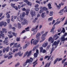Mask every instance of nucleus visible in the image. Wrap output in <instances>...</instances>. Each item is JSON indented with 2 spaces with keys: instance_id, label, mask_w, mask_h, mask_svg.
I'll return each instance as SVG.
<instances>
[{
  "instance_id": "1",
  "label": "nucleus",
  "mask_w": 67,
  "mask_h": 67,
  "mask_svg": "<svg viewBox=\"0 0 67 67\" xmlns=\"http://www.w3.org/2000/svg\"><path fill=\"white\" fill-rule=\"evenodd\" d=\"M25 16V15L22 14H22H20V17L18 16L17 17V19L18 21L19 22H22L23 20L24 19V17Z\"/></svg>"
},
{
  "instance_id": "2",
  "label": "nucleus",
  "mask_w": 67,
  "mask_h": 67,
  "mask_svg": "<svg viewBox=\"0 0 67 67\" xmlns=\"http://www.w3.org/2000/svg\"><path fill=\"white\" fill-rule=\"evenodd\" d=\"M38 27V25H37L35 28H33L31 29V31H34L33 35L37 33V28Z\"/></svg>"
},
{
  "instance_id": "3",
  "label": "nucleus",
  "mask_w": 67,
  "mask_h": 67,
  "mask_svg": "<svg viewBox=\"0 0 67 67\" xmlns=\"http://www.w3.org/2000/svg\"><path fill=\"white\" fill-rule=\"evenodd\" d=\"M40 35H41V34L39 32L37 33L36 36V37L37 40V42H39L40 40Z\"/></svg>"
},
{
  "instance_id": "4",
  "label": "nucleus",
  "mask_w": 67,
  "mask_h": 67,
  "mask_svg": "<svg viewBox=\"0 0 67 67\" xmlns=\"http://www.w3.org/2000/svg\"><path fill=\"white\" fill-rule=\"evenodd\" d=\"M21 10L22 11H25L26 12V13L27 15H28V14L29 13V11H30V9H28L27 10L25 9V8H24L21 9Z\"/></svg>"
},
{
  "instance_id": "5",
  "label": "nucleus",
  "mask_w": 67,
  "mask_h": 67,
  "mask_svg": "<svg viewBox=\"0 0 67 67\" xmlns=\"http://www.w3.org/2000/svg\"><path fill=\"white\" fill-rule=\"evenodd\" d=\"M62 60H63V58H60L59 59V58H57L54 61V64H55L57 62V61H58V62H59V61Z\"/></svg>"
},
{
  "instance_id": "6",
  "label": "nucleus",
  "mask_w": 67,
  "mask_h": 67,
  "mask_svg": "<svg viewBox=\"0 0 67 67\" xmlns=\"http://www.w3.org/2000/svg\"><path fill=\"white\" fill-rule=\"evenodd\" d=\"M47 32H46L45 33L43 34L42 35V36L41 37V38L42 39H43L44 40H45L46 39V35H47Z\"/></svg>"
},
{
  "instance_id": "7",
  "label": "nucleus",
  "mask_w": 67,
  "mask_h": 67,
  "mask_svg": "<svg viewBox=\"0 0 67 67\" xmlns=\"http://www.w3.org/2000/svg\"><path fill=\"white\" fill-rule=\"evenodd\" d=\"M59 40H58L57 42H56V41H55L54 43L52 45V46H53V45H55L56 46H58V44H59Z\"/></svg>"
},
{
  "instance_id": "8",
  "label": "nucleus",
  "mask_w": 67,
  "mask_h": 67,
  "mask_svg": "<svg viewBox=\"0 0 67 67\" xmlns=\"http://www.w3.org/2000/svg\"><path fill=\"white\" fill-rule=\"evenodd\" d=\"M30 14L32 15V17H33V16H35L36 15L35 12L31 10L30 12Z\"/></svg>"
},
{
  "instance_id": "9",
  "label": "nucleus",
  "mask_w": 67,
  "mask_h": 67,
  "mask_svg": "<svg viewBox=\"0 0 67 67\" xmlns=\"http://www.w3.org/2000/svg\"><path fill=\"white\" fill-rule=\"evenodd\" d=\"M48 41L51 42V43H53L54 42V38H52V37H51L48 39Z\"/></svg>"
},
{
  "instance_id": "10",
  "label": "nucleus",
  "mask_w": 67,
  "mask_h": 67,
  "mask_svg": "<svg viewBox=\"0 0 67 67\" xmlns=\"http://www.w3.org/2000/svg\"><path fill=\"white\" fill-rule=\"evenodd\" d=\"M20 22H21L22 24L23 25H24V24H26V23H27V21L26 20L24 19L23 20V22H22V21Z\"/></svg>"
},
{
  "instance_id": "11",
  "label": "nucleus",
  "mask_w": 67,
  "mask_h": 67,
  "mask_svg": "<svg viewBox=\"0 0 67 67\" xmlns=\"http://www.w3.org/2000/svg\"><path fill=\"white\" fill-rule=\"evenodd\" d=\"M27 60H29V62H28V63H29V65L32 64V62H33V59L32 58H30V60L29 59H27Z\"/></svg>"
},
{
  "instance_id": "12",
  "label": "nucleus",
  "mask_w": 67,
  "mask_h": 67,
  "mask_svg": "<svg viewBox=\"0 0 67 67\" xmlns=\"http://www.w3.org/2000/svg\"><path fill=\"white\" fill-rule=\"evenodd\" d=\"M48 45V43H47L44 42L42 44V46L43 47H46Z\"/></svg>"
},
{
  "instance_id": "13",
  "label": "nucleus",
  "mask_w": 67,
  "mask_h": 67,
  "mask_svg": "<svg viewBox=\"0 0 67 67\" xmlns=\"http://www.w3.org/2000/svg\"><path fill=\"white\" fill-rule=\"evenodd\" d=\"M37 39L36 40H34L33 42V43L34 44V45H36V44H37V42H38L39 41H37Z\"/></svg>"
},
{
  "instance_id": "14",
  "label": "nucleus",
  "mask_w": 67,
  "mask_h": 67,
  "mask_svg": "<svg viewBox=\"0 0 67 67\" xmlns=\"http://www.w3.org/2000/svg\"><path fill=\"white\" fill-rule=\"evenodd\" d=\"M61 40L62 41H63V42H64V41H66V38H65V37L64 36L62 37L61 38Z\"/></svg>"
},
{
  "instance_id": "15",
  "label": "nucleus",
  "mask_w": 67,
  "mask_h": 67,
  "mask_svg": "<svg viewBox=\"0 0 67 67\" xmlns=\"http://www.w3.org/2000/svg\"><path fill=\"white\" fill-rule=\"evenodd\" d=\"M21 53V52L20 51L18 53V54L19 55V56L20 57L22 56V55H23V52H22Z\"/></svg>"
},
{
  "instance_id": "16",
  "label": "nucleus",
  "mask_w": 67,
  "mask_h": 67,
  "mask_svg": "<svg viewBox=\"0 0 67 67\" xmlns=\"http://www.w3.org/2000/svg\"><path fill=\"white\" fill-rule=\"evenodd\" d=\"M29 60H27L26 62L24 63L23 64V66H26V65H27V63H29Z\"/></svg>"
},
{
  "instance_id": "17",
  "label": "nucleus",
  "mask_w": 67,
  "mask_h": 67,
  "mask_svg": "<svg viewBox=\"0 0 67 67\" xmlns=\"http://www.w3.org/2000/svg\"><path fill=\"white\" fill-rule=\"evenodd\" d=\"M57 34H55V35L54 36V38L55 40H56L58 38V37L57 36Z\"/></svg>"
},
{
  "instance_id": "18",
  "label": "nucleus",
  "mask_w": 67,
  "mask_h": 67,
  "mask_svg": "<svg viewBox=\"0 0 67 67\" xmlns=\"http://www.w3.org/2000/svg\"><path fill=\"white\" fill-rule=\"evenodd\" d=\"M6 17L7 18H10V14L8 13V12H6Z\"/></svg>"
},
{
  "instance_id": "19",
  "label": "nucleus",
  "mask_w": 67,
  "mask_h": 67,
  "mask_svg": "<svg viewBox=\"0 0 67 67\" xmlns=\"http://www.w3.org/2000/svg\"><path fill=\"white\" fill-rule=\"evenodd\" d=\"M48 9H52V7H51V4L50 3H49L48 4Z\"/></svg>"
},
{
  "instance_id": "20",
  "label": "nucleus",
  "mask_w": 67,
  "mask_h": 67,
  "mask_svg": "<svg viewBox=\"0 0 67 67\" xmlns=\"http://www.w3.org/2000/svg\"><path fill=\"white\" fill-rule=\"evenodd\" d=\"M51 65L50 63H46V64L45 65L44 67H48L49 66V65Z\"/></svg>"
},
{
  "instance_id": "21",
  "label": "nucleus",
  "mask_w": 67,
  "mask_h": 67,
  "mask_svg": "<svg viewBox=\"0 0 67 67\" xmlns=\"http://www.w3.org/2000/svg\"><path fill=\"white\" fill-rule=\"evenodd\" d=\"M18 29H21V24H20L19 23H18Z\"/></svg>"
},
{
  "instance_id": "22",
  "label": "nucleus",
  "mask_w": 67,
  "mask_h": 67,
  "mask_svg": "<svg viewBox=\"0 0 67 67\" xmlns=\"http://www.w3.org/2000/svg\"><path fill=\"white\" fill-rule=\"evenodd\" d=\"M46 13H42V15H41V16L42 18H45V14H46Z\"/></svg>"
},
{
  "instance_id": "23",
  "label": "nucleus",
  "mask_w": 67,
  "mask_h": 67,
  "mask_svg": "<svg viewBox=\"0 0 67 67\" xmlns=\"http://www.w3.org/2000/svg\"><path fill=\"white\" fill-rule=\"evenodd\" d=\"M66 8L67 6H65V7L64 9H63V11L64 10V12H65V11H66V12H67V8Z\"/></svg>"
},
{
  "instance_id": "24",
  "label": "nucleus",
  "mask_w": 67,
  "mask_h": 67,
  "mask_svg": "<svg viewBox=\"0 0 67 67\" xmlns=\"http://www.w3.org/2000/svg\"><path fill=\"white\" fill-rule=\"evenodd\" d=\"M31 52H32V51H31L29 52L27 54V57H29V56H30V55H31V54L32 53Z\"/></svg>"
},
{
  "instance_id": "25",
  "label": "nucleus",
  "mask_w": 67,
  "mask_h": 67,
  "mask_svg": "<svg viewBox=\"0 0 67 67\" xmlns=\"http://www.w3.org/2000/svg\"><path fill=\"white\" fill-rule=\"evenodd\" d=\"M12 34L13 35V36H15V37L16 36V35H17V33H15V32H13L12 33Z\"/></svg>"
},
{
  "instance_id": "26",
  "label": "nucleus",
  "mask_w": 67,
  "mask_h": 67,
  "mask_svg": "<svg viewBox=\"0 0 67 67\" xmlns=\"http://www.w3.org/2000/svg\"><path fill=\"white\" fill-rule=\"evenodd\" d=\"M66 59H67V58H64V59H63L62 61V64H64Z\"/></svg>"
},
{
  "instance_id": "27",
  "label": "nucleus",
  "mask_w": 67,
  "mask_h": 67,
  "mask_svg": "<svg viewBox=\"0 0 67 67\" xmlns=\"http://www.w3.org/2000/svg\"><path fill=\"white\" fill-rule=\"evenodd\" d=\"M56 7L58 8V9H59L60 8V7H61V4H59V5H57Z\"/></svg>"
},
{
  "instance_id": "28",
  "label": "nucleus",
  "mask_w": 67,
  "mask_h": 67,
  "mask_svg": "<svg viewBox=\"0 0 67 67\" xmlns=\"http://www.w3.org/2000/svg\"><path fill=\"white\" fill-rule=\"evenodd\" d=\"M3 25L4 26H7V23L6 22L4 23V22L3 21Z\"/></svg>"
},
{
  "instance_id": "29",
  "label": "nucleus",
  "mask_w": 67,
  "mask_h": 67,
  "mask_svg": "<svg viewBox=\"0 0 67 67\" xmlns=\"http://www.w3.org/2000/svg\"><path fill=\"white\" fill-rule=\"evenodd\" d=\"M25 29L26 30V31H30L29 27H27L26 28H25Z\"/></svg>"
},
{
  "instance_id": "30",
  "label": "nucleus",
  "mask_w": 67,
  "mask_h": 67,
  "mask_svg": "<svg viewBox=\"0 0 67 67\" xmlns=\"http://www.w3.org/2000/svg\"><path fill=\"white\" fill-rule=\"evenodd\" d=\"M53 14V12H49V15L50 16H52Z\"/></svg>"
},
{
  "instance_id": "31",
  "label": "nucleus",
  "mask_w": 67,
  "mask_h": 67,
  "mask_svg": "<svg viewBox=\"0 0 67 67\" xmlns=\"http://www.w3.org/2000/svg\"><path fill=\"white\" fill-rule=\"evenodd\" d=\"M54 49H54V47H53L52 48L51 50V51L50 54L52 53V52H53V51Z\"/></svg>"
},
{
  "instance_id": "32",
  "label": "nucleus",
  "mask_w": 67,
  "mask_h": 67,
  "mask_svg": "<svg viewBox=\"0 0 67 67\" xmlns=\"http://www.w3.org/2000/svg\"><path fill=\"white\" fill-rule=\"evenodd\" d=\"M48 10V9L47 8H46V7H44L43 8V10Z\"/></svg>"
},
{
  "instance_id": "33",
  "label": "nucleus",
  "mask_w": 67,
  "mask_h": 67,
  "mask_svg": "<svg viewBox=\"0 0 67 67\" xmlns=\"http://www.w3.org/2000/svg\"><path fill=\"white\" fill-rule=\"evenodd\" d=\"M24 1L25 2H26L27 4H29V2L27 0H24Z\"/></svg>"
},
{
  "instance_id": "34",
  "label": "nucleus",
  "mask_w": 67,
  "mask_h": 67,
  "mask_svg": "<svg viewBox=\"0 0 67 67\" xmlns=\"http://www.w3.org/2000/svg\"><path fill=\"white\" fill-rule=\"evenodd\" d=\"M28 52L27 51L25 53V54H24V57H25V56H26V55H27V54H28Z\"/></svg>"
},
{
  "instance_id": "35",
  "label": "nucleus",
  "mask_w": 67,
  "mask_h": 67,
  "mask_svg": "<svg viewBox=\"0 0 67 67\" xmlns=\"http://www.w3.org/2000/svg\"><path fill=\"white\" fill-rule=\"evenodd\" d=\"M3 21H2L0 23V26L3 25Z\"/></svg>"
},
{
  "instance_id": "36",
  "label": "nucleus",
  "mask_w": 67,
  "mask_h": 67,
  "mask_svg": "<svg viewBox=\"0 0 67 67\" xmlns=\"http://www.w3.org/2000/svg\"><path fill=\"white\" fill-rule=\"evenodd\" d=\"M27 46V44H26L24 46L23 49H25V48H26V47Z\"/></svg>"
},
{
  "instance_id": "37",
  "label": "nucleus",
  "mask_w": 67,
  "mask_h": 67,
  "mask_svg": "<svg viewBox=\"0 0 67 67\" xmlns=\"http://www.w3.org/2000/svg\"><path fill=\"white\" fill-rule=\"evenodd\" d=\"M9 48H10L9 47H7L6 48V51L7 52H8L9 51Z\"/></svg>"
},
{
  "instance_id": "38",
  "label": "nucleus",
  "mask_w": 67,
  "mask_h": 67,
  "mask_svg": "<svg viewBox=\"0 0 67 67\" xmlns=\"http://www.w3.org/2000/svg\"><path fill=\"white\" fill-rule=\"evenodd\" d=\"M40 52H42V51H43V48L42 47H40Z\"/></svg>"
},
{
  "instance_id": "39",
  "label": "nucleus",
  "mask_w": 67,
  "mask_h": 67,
  "mask_svg": "<svg viewBox=\"0 0 67 67\" xmlns=\"http://www.w3.org/2000/svg\"><path fill=\"white\" fill-rule=\"evenodd\" d=\"M8 36L9 38H12L13 37V35H8Z\"/></svg>"
},
{
  "instance_id": "40",
  "label": "nucleus",
  "mask_w": 67,
  "mask_h": 67,
  "mask_svg": "<svg viewBox=\"0 0 67 67\" xmlns=\"http://www.w3.org/2000/svg\"><path fill=\"white\" fill-rule=\"evenodd\" d=\"M61 31L63 33H65V28H63L62 30Z\"/></svg>"
},
{
  "instance_id": "41",
  "label": "nucleus",
  "mask_w": 67,
  "mask_h": 67,
  "mask_svg": "<svg viewBox=\"0 0 67 67\" xmlns=\"http://www.w3.org/2000/svg\"><path fill=\"white\" fill-rule=\"evenodd\" d=\"M48 21H52L53 20V17L50 18H49L48 19Z\"/></svg>"
},
{
  "instance_id": "42",
  "label": "nucleus",
  "mask_w": 67,
  "mask_h": 67,
  "mask_svg": "<svg viewBox=\"0 0 67 67\" xmlns=\"http://www.w3.org/2000/svg\"><path fill=\"white\" fill-rule=\"evenodd\" d=\"M34 57H37V53H35L34 54Z\"/></svg>"
},
{
  "instance_id": "43",
  "label": "nucleus",
  "mask_w": 67,
  "mask_h": 67,
  "mask_svg": "<svg viewBox=\"0 0 67 67\" xmlns=\"http://www.w3.org/2000/svg\"><path fill=\"white\" fill-rule=\"evenodd\" d=\"M20 37H17L16 39V40L17 42H19V41H20Z\"/></svg>"
},
{
  "instance_id": "44",
  "label": "nucleus",
  "mask_w": 67,
  "mask_h": 67,
  "mask_svg": "<svg viewBox=\"0 0 67 67\" xmlns=\"http://www.w3.org/2000/svg\"><path fill=\"white\" fill-rule=\"evenodd\" d=\"M15 4L11 3V5L12 7L14 8V5H15Z\"/></svg>"
},
{
  "instance_id": "45",
  "label": "nucleus",
  "mask_w": 67,
  "mask_h": 67,
  "mask_svg": "<svg viewBox=\"0 0 67 67\" xmlns=\"http://www.w3.org/2000/svg\"><path fill=\"white\" fill-rule=\"evenodd\" d=\"M54 29H55V28H54V27H53L52 29H51V31H50V32H53L54 30Z\"/></svg>"
},
{
  "instance_id": "46",
  "label": "nucleus",
  "mask_w": 67,
  "mask_h": 67,
  "mask_svg": "<svg viewBox=\"0 0 67 67\" xmlns=\"http://www.w3.org/2000/svg\"><path fill=\"white\" fill-rule=\"evenodd\" d=\"M63 12H64V10L63 9H62L59 12V13H63Z\"/></svg>"
},
{
  "instance_id": "47",
  "label": "nucleus",
  "mask_w": 67,
  "mask_h": 67,
  "mask_svg": "<svg viewBox=\"0 0 67 67\" xmlns=\"http://www.w3.org/2000/svg\"><path fill=\"white\" fill-rule=\"evenodd\" d=\"M6 21H7V23H9L10 21V20L9 19H6Z\"/></svg>"
},
{
  "instance_id": "48",
  "label": "nucleus",
  "mask_w": 67,
  "mask_h": 67,
  "mask_svg": "<svg viewBox=\"0 0 67 67\" xmlns=\"http://www.w3.org/2000/svg\"><path fill=\"white\" fill-rule=\"evenodd\" d=\"M42 12H43V10L42 9H41L40 10L39 13H42Z\"/></svg>"
},
{
  "instance_id": "49",
  "label": "nucleus",
  "mask_w": 67,
  "mask_h": 67,
  "mask_svg": "<svg viewBox=\"0 0 67 67\" xmlns=\"http://www.w3.org/2000/svg\"><path fill=\"white\" fill-rule=\"evenodd\" d=\"M12 58V55H10L8 57V59H11Z\"/></svg>"
},
{
  "instance_id": "50",
  "label": "nucleus",
  "mask_w": 67,
  "mask_h": 67,
  "mask_svg": "<svg viewBox=\"0 0 67 67\" xmlns=\"http://www.w3.org/2000/svg\"><path fill=\"white\" fill-rule=\"evenodd\" d=\"M17 45V43H16L15 44L14 46H13L12 47L13 48H14V47H15V46H16Z\"/></svg>"
},
{
  "instance_id": "51",
  "label": "nucleus",
  "mask_w": 67,
  "mask_h": 67,
  "mask_svg": "<svg viewBox=\"0 0 67 67\" xmlns=\"http://www.w3.org/2000/svg\"><path fill=\"white\" fill-rule=\"evenodd\" d=\"M13 8L16 10H18V7L17 6L14 7Z\"/></svg>"
},
{
  "instance_id": "52",
  "label": "nucleus",
  "mask_w": 67,
  "mask_h": 67,
  "mask_svg": "<svg viewBox=\"0 0 67 67\" xmlns=\"http://www.w3.org/2000/svg\"><path fill=\"white\" fill-rule=\"evenodd\" d=\"M60 22H61V21H58L56 22V23H57V25H58V24H59L60 23Z\"/></svg>"
},
{
  "instance_id": "53",
  "label": "nucleus",
  "mask_w": 67,
  "mask_h": 67,
  "mask_svg": "<svg viewBox=\"0 0 67 67\" xmlns=\"http://www.w3.org/2000/svg\"><path fill=\"white\" fill-rule=\"evenodd\" d=\"M20 65V63H18L16 64H15V66L16 67V66H19Z\"/></svg>"
},
{
  "instance_id": "54",
  "label": "nucleus",
  "mask_w": 67,
  "mask_h": 67,
  "mask_svg": "<svg viewBox=\"0 0 67 67\" xmlns=\"http://www.w3.org/2000/svg\"><path fill=\"white\" fill-rule=\"evenodd\" d=\"M7 5V4H4L2 6V7L3 8H4L5 7V6Z\"/></svg>"
},
{
  "instance_id": "55",
  "label": "nucleus",
  "mask_w": 67,
  "mask_h": 67,
  "mask_svg": "<svg viewBox=\"0 0 67 67\" xmlns=\"http://www.w3.org/2000/svg\"><path fill=\"white\" fill-rule=\"evenodd\" d=\"M64 66V67H65V66H67V63L66 62H65L64 63V64L63 65Z\"/></svg>"
},
{
  "instance_id": "56",
  "label": "nucleus",
  "mask_w": 67,
  "mask_h": 67,
  "mask_svg": "<svg viewBox=\"0 0 67 67\" xmlns=\"http://www.w3.org/2000/svg\"><path fill=\"white\" fill-rule=\"evenodd\" d=\"M3 43H8V41L7 40H5L3 42Z\"/></svg>"
},
{
  "instance_id": "57",
  "label": "nucleus",
  "mask_w": 67,
  "mask_h": 67,
  "mask_svg": "<svg viewBox=\"0 0 67 67\" xmlns=\"http://www.w3.org/2000/svg\"><path fill=\"white\" fill-rule=\"evenodd\" d=\"M20 44H19L18 46H15V47L16 48H18V47H20Z\"/></svg>"
},
{
  "instance_id": "58",
  "label": "nucleus",
  "mask_w": 67,
  "mask_h": 67,
  "mask_svg": "<svg viewBox=\"0 0 67 67\" xmlns=\"http://www.w3.org/2000/svg\"><path fill=\"white\" fill-rule=\"evenodd\" d=\"M4 33V31H0V33L1 34Z\"/></svg>"
},
{
  "instance_id": "59",
  "label": "nucleus",
  "mask_w": 67,
  "mask_h": 67,
  "mask_svg": "<svg viewBox=\"0 0 67 67\" xmlns=\"http://www.w3.org/2000/svg\"><path fill=\"white\" fill-rule=\"evenodd\" d=\"M2 31H3L4 32H5V31H7V29L5 28H3L2 29Z\"/></svg>"
},
{
  "instance_id": "60",
  "label": "nucleus",
  "mask_w": 67,
  "mask_h": 67,
  "mask_svg": "<svg viewBox=\"0 0 67 67\" xmlns=\"http://www.w3.org/2000/svg\"><path fill=\"white\" fill-rule=\"evenodd\" d=\"M42 40H41L40 41V43H41V42H43V41H44V40H45L44 39H42Z\"/></svg>"
},
{
  "instance_id": "61",
  "label": "nucleus",
  "mask_w": 67,
  "mask_h": 67,
  "mask_svg": "<svg viewBox=\"0 0 67 67\" xmlns=\"http://www.w3.org/2000/svg\"><path fill=\"white\" fill-rule=\"evenodd\" d=\"M9 29H11V28H12V26L11 25H9Z\"/></svg>"
},
{
  "instance_id": "62",
  "label": "nucleus",
  "mask_w": 67,
  "mask_h": 67,
  "mask_svg": "<svg viewBox=\"0 0 67 67\" xmlns=\"http://www.w3.org/2000/svg\"><path fill=\"white\" fill-rule=\"evenodd\" d=\"M6 51V48H4L3 50V53H4Z\"/></svg>"
},
{
  "instance_id": "63",
  "label": "nucleus",
  "mask_w": 67,
  "mask_h": 67,
  "mask_svg": "<svg viewBox=\"0 0 67 67\" xmlns=\"http://www.w3.org/2000/svg\"><path fill=\"white\" fill-rule=\"evenodd\" d=\"M46 52V51L45 49H43V53H45Z\"/></svg>"
},
{
  "instance_id": "64",
  "label": "nucleus",
  "mask_w": 67,
  "mask_h": 67,
  "mask_svg": "<svg viewBox=\"0 0 67 67\" xmlns=\"http://www.w3.org/2000/svg\"><path fill=\"white\" fill-rule=\"evenodd\" d=\"M8 34H11V33H12V31H9L8 32Z\"/></svg>"
}]
</instances>
